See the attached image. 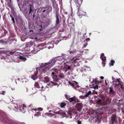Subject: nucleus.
<instances>
[{
    "label": "nucleus",
    "mask_w": 124,
    "mask_h": 124,
    "mask_svg": "<svg viewBox=\"0 0 124 124\" xmlns=\"http://www.w3.org/2000/svg\"><path fill=\"white\" fill-rule=\"evenodd\" d=\"M56 60V58L52 59L50 60L49 62L46 63L44 65H43V66H41V67H44L49 64H51V65L52 66L54 64Z\"/></svg>",
    "instance_id": "nucleus-5"
},
{
    "label": "nucleus",
    "mask_w": 124,
    "mask_h": 124,
    "mask_svg": "<svg viewBox=\"0 0 124 124\" xmlns=\"http://www.w3.org/2000/svg\"><path fill=\"white\" fill-rule=\"evenodd\" d=\"M45 8V7H42L41 8H39L38 9V10L39 11H41V10H43V8Z\"/></svg>",
    "instance_id": "nucleus-47"
},
{
    "label": "nucleus",
    "mask_w": 124,
    "mask_h": 124,
    "mask_svg": "<svg viewBox=\"0 0 124 124\" xmlns=\"http://www.w3.org/2000/svg\"><path fill=\"white\" fill-rule=\"evenodd\" d=\"M68 100L70 102H73L72 103L73 105L76 104V100L75 97L70 98L68 99Z\"/></svg>",
    "instance_id": "nucleus-8"
},
{
    "label": "nucleus",
    "mask_w": 124,
    "mask_h": 124,
    "mask_svg": "<svg viewBox=\"0 0 124 124\" xmlns=\"http://www.w3.org/2000/svg\"><path fill=\"white\" fill-rule=\"evenodd\" d=\"M19 107L20 109H21V111H22V110H24V108H26L25 105L23 104L22 105V106L21 105V106L19 105Z\"/></svg>",
    "instance_id": "nucleus-23"
},
{
    "label": "nucleus",
    "mask_w": 124,
    "mask_h": 124,
    "mask_svg": "<svg viewBox=\"0 0 124 124\" xmlns=\"http://www.w3.org/2000/svg\"><path fill=\"white\" fill-rule=\"evenodd\" d=\"M96 102L97 105H101L102 104L101 100L100 99H98V100L96 101Z\"/></svg>",
    "instance_id": "nucleus-19"
},
{
    "label": "nucleus",
    "mask_w": 124,
    "mask_h": 124,
    "mask_svg": "<svg viewBox=\"0 0 124 124\" xmlns=\"http://www.w3.org/2000/svg\"><path fill=\"white\" fill-rule=\"evenodd\" d=\"M120 83H118V84H116V85H115V87L116 86H119V85H120Z\"/></svg>",
    "instance_id": "nucleus-57"
},
{
    "label": "nucleus",
    "mask_w": 124,
    "mask_h": 124,
    "mask_svg": "<svg viewBox=\"0 0 124 124\" xmlns=\"http://www.w3.org/2000/svg\"><path fill=\"white\" fill-rule=\"evenodd\" d=\"M48 85H50L51 86H53V85H57V84L56 82L55 83L53 81H51Z\"/></svg>",
    "instance_id": "nucleus-24"
},
{
    "label": "nucleus",
    "mask_w": 124,
    "mask_h": 124,
    "mask_svg": "<svg viewBox=\"0 0 124 124\" xmlns=\"http://www.w3.org/2000/svg\"><path fill=\"white\" fill-rule=\"evenodd\" d=\"M77 51L75 49H74L73 50H71L70 51V53L71 54H73L75 53H77Z\"/></svg>",
    "instance_id": "nucleus-26"
},
{
    "label": "nucleus",
    "mask_w": 124,
    "mask_h": 124,
    "mask_svg": "<svg viewBox=\"0 0 124 124\" xmlns=\"http://www.w3.org/2000/svg\"><path fill=\"white\" fill-rule=\"evenodd\" d=\"M64 14H67L68 13L67 12H64Z\"/></svg>",
    "instance_id": "nucleus-64"
},
{
    "label": "nucleus",
    "mask_w": 124,
    "mask_h": 124,
    "mask_svg": "<svg viewBox=\"0 0 124 124\" xmlns=\"http://www.w3.org/2000/svg\"><path fill=\"white\" fill-rule=\"evenodd\" d=\"M80 5L79 7H78V13L77 14L78 16L80 17L79 18H81V17L83 16V14H82L83 11H80Z\"/></svg>",
    "instance_id": "nucleus-10"
},
{
    "label": "nucleus",
    "mask_w": 124,
    "mask_h": 124,
    "mask_svg": "<svg viewBox=\"0 0 124 124\" xmlns=\"http://www.w3.org/2000/svg\"><path fill=\"white\" fill-rule=\"evenodd\" d=\"M66 105L65 103L62 102L60 106L62 108H63Z\"/></svg>",
    "instance_id": "nucleus-33"
},
{
    "label": "nucleus",
    "mask_w": 124,
    "mask_h": 124,
    "mask_svg": "<svg viewBox=\"0 0 124 124\" xmlns=\"http://www.w3.org/2000/svg\"><path fill=\"white\" fill-rule=\"evenodd\" d=\"M106 57L105 56H104V57L101 58L102 62H106Z\"/></svg>",
    "instance_id": "nucleus-41"
},
{
    "label": "nucleus",
    "mask_w": 124,
    "mask_h": 124,
    "mask_svg": "<svg viewBox=\"0 0 124 124\" xmlns=\"http://www.w3.org/2000/svg\"><path fill=\"white\" fill-rule=\"evenodd\" d=\"M39 85L38 82H36L35 83V84H34V86L36 87L39 88V89L41 88L40 85Z\"/></svg>",
    "instance_id": "nucleus-16"
},
{
    "label": "nucleus",
    "mask_w": 124,
    "mask_h": 124,
    "mask_svg": "<svg viewBox=\"0 0 124 124\" xmlns=\"http://www.w3.org/2000/svg\"><path fill=\"white\" fill-rule=\"evenodd\" d=\"M112 79L113 81H114L115 79V78L113 76L112 77Z\"/></svg>",
    "instance_id": "nucleus-60"
},
{
    "label": "nucleus",
    "mask_w": 124,
    "mask_h": 124,
    "mask_svg": "<svg viewBox=\"0 0 124 124\" xmlns=\"http://www.w3.org/2000/svg\"><path fill=\"white\" fill-rule=\"evenodd\" d=\"M90 39L89 38H88L86 39L85 40H84V42H85V43H87L88 41H90Z\"/></svg>",
    "instance_id": "nucleus-44"
},
{
    "label": "nucleus",
    "mask_w": 124,
    "mask_h": 124,
    "mask_svg": "<svg viewBox=\"0 0 124 124\" xmlns=\"http://www.w3.org/2000/svg\"><path fill=\"white\" fill-rule=\"evenodd\" d=\"M29 107H31V108H32V109L33 108H32L33 106H31V104H30V105H29Z\"/></svg>",
    "instance_id": "nucleus-58"
},
{
    "label": "nucleus",
    "mask_w": 124,
    "mask_h": 124,
    "mask_svg": "<svg viewBox=\"0 0 124 124\" xmlns=\"http://www.w3.org/2000/svg\"><path fill=\"white\" fill-rule=\"evenodd\" d=\"M104 53H102L101 55L100 56V58H102L103 57H104V56H104Z\"/></svg>",
    "instance_id": "nucleus-50"
},
{
    "label": "nucleus",
    "mask_w": 124,
    "mask_h": 124,
    "mask_svg": "<svg viewBox=\"0 0 124 124\" xmlns=\"http://www.w3.org/2000/svg\"><path fill=\"white\" fill-rule=\"evenodd\" d=\"M59 109H54L53 110V112L56 114H60L62 115H65L67 117L73 119L76 118V117L78 116L77 110L73 107H70L69 109L68 113V115H66L65 113L61 110H59Z\"/></svg>",
    "instance_id": "nucleus-1"
},
{
    "label": "nucleus",
    "mask_w": 124,
    "mask_h": 124,
    "mask_svg": "<svg viewBox=\"0 0 124 124\" xmlns=\"http://www.w3.org/2000/svg\"><path fill=\"white\" fill-rule=\"evenodd\" d=\"M29 7H28V8H29V11H32V6L31 5L29 4Z\"/></svg>",
    "instance_id": "nucleus-40"
},
{
    "label": "nucleus",
    "mask_w": 124,
    "mask_h": 124,
    "mask_svg": "<svg viewBox=\"0 0 124 124\" xmlns=\"http://www.w3.org/2000/svg\"><path fill=\"white\" fill-rule=\"evenodd\" d=\"M69 84L71 86H72L73 87H74V83H72L70 82H69Z\"/></svg>",
    "instance_id": "nucleus-45"
},
{
    "label": "nucleus",
    "mask_w": 124,
    "mask_h": 124,
    "mask_svg": "<svg viewBox=\"0 0 124 124\" xmlns=\"http://www.w3.org/2000/svg\"><path fill=\"white\" fill-rule=\"evenodd\" d=\"M35 13H33V19H34V18L35 17Z\"/></svg>",
    "instance_id": "nucleus-56"
},
{
    "label": "nucleus",
    "mask_w": 124,
    "mask_h": 124,
    "mask_svg": "<svg viewBox=\"0 0 124 124\" xmlns=\"http://www.w3.org/2000/svg\"><path fill=\"white\" fill-rule=\"evenodd\" d=\"M102 64L103 67H104L105 66V64H106L105 62H102Z\"/></svg>",
    "instance_id": "nucleus-49"
},
{
    "label": "nucleus",
    "mask_w": 124,
    "mask_h": 124,
    "mask_svg": "<svg viewBox=\"0 0 124 124\" xmlns=\"http://www.w3.org/2000/svg\"><path fill=\"white\" fill-rule=\"evenodd\" d=\"M78 124H81V121L79 120H78L77 121Z\"/></svg>",
    "instance_id": "nucleus-48"
},
{
    "label": "nucleus",
    "mask_w": 124,
    "mask_h": 124,
    "mask_svg": "<svg viewBox=\"0 0 124 124\" xmlns=\"http://www.w3.org/2000/svg\"><path fill=\"white\" fill-rule=\"evenodd\" d=\"M31 110H35V111H36L37 110L39 111H42L43 110V109L42 108H41L40 107L38 108L37 109H36V108L32 109V108H31Z\"/></svg>",
    "instance_id": "nucleus-21"
},
{
    "label": "nucleus",
    "mask_w": 124,
    "mask_h": 124,
    "mask_svg": "<svg viewBox=\"0 0 124 124\" xmlns=\"http://www.w3.org/2000/svg\"><path fill=\"white\" fill-rule=\"evenodd\" d=\"M74 1L76 4H78L79 5H80L82 3V0H74Z\"/></svg>",
    "instance_id": "nucleus-15"
},
{
    "label": "nucleus",
    "mask_w": 124,
    "mask_h": 124,
    "mask_svg": "<svg viewBox=\"0 0 124 124\" xmlns=\"http://www.w3.org/2000/svg\"><path fill=\"white\" fill-rule=\"evenodd\" d=\"M109 94L111 95H114L116 93V92L113 90L112 87H111L109 88Z\"/></svg>",
    "instance_id": "nucleus-13"
},
{
    "label": "nucleus",
    "mask_w": 124,
    "mask_h": 124,
    "mask_svg": "<svg viewBox=\"0 0 124 124\" xmlns=\"http://www.w3.org/2000/svg\"><path fill=\"white\" fill-rule=\"evenodd\" d=\"M100 97L102 99L103 101L105 100L106 98L105 97L102 95H101L100 96Z\"/></svg>",
    "instance_id": "nucleus-30"
},
{
    "label": "nucleus",
    "mask_w": 124,
    "mask_h": 124,
    "mask_svg": "<svg viewBox=\"0 0 124 124\" xmlns=\"http://www.w3.org/2000/svg\"><path fill=\"white\" fill-rule=\"evenodd\" d=\"M77 106L79 108H81L82 107V105L81 103H78L77 104Z\"/></svg>",
    "instance_id": "nucleus-38"
},
{
    "label": "nucleus",
    "mask_w": 124,
    "mask_h": 124,
    "mask_svg": "<svg viewBox=\"0 0 124 124\" xmlns=\"http://www.w3.org/2000/svg\"><path fill=\"white\" fill-rule=\"evenodd\" d=\"M0 117H2L5 118L7 117V115L5 112L3 111H0Z\"/></svg>",
    "instance_id": "nucleus-9"
},
{
    "label": "nucleus",
    "mask_w": 124,
    "mask_h": 124,
    "mask_svg": "<svg viewBox=\"0 0 124 124\" xmlns=\"http://www.w3.org/2000/svg\"><path fill=\"white\" fill-rule=\"evenodd\" d=\"M106 101L107 102H105V104H107V103H109L111 101V99L110 98L108 97L106 99Z\"/></svg>",
    "instance_id": "nucleus-18"
},
{
    "label": "nucleus",
    "mask_w": 124,
    "mask_h": 124,
    "mask_svg": "<svg viewBox=\"0 0 124 124\" xmlns=\"http://www.w3.org/2000/svg\"><path fill=\"white\" fill-rule=\"evenodd\" d=\"M115 62V61L114 60H111V61L109 63V65L110 66H113Z\"/></svg>",
    "instance_id": "nucleus-28"
},
{
    "label": "nucleus",
    "mask_w": 124,
    "mask_h": 124,
    "mask_svg": "<svg viewBox=\"0 0 124 124\" xmlns=\"http://www.w3.org/2000/svg\"><path fill=\"white\" fill-rule=\"evenodd\" d=\"M11 0H9V1H8V3L7 4L8 5V6L9 7H10L12 6V5L11 4Z\"/></svg>",
    "instance_id": "nucleus-35"
},
{
    "label": "nucleus",
    "mask_w": 124,
    "mask_h": 124,
    "mask_svg": "<svg viewBox=\"0 0 124 124\" xmlns=\"http://www.w3.org/2000/svg\"><path fill=\"white\" fill-rule=\"evenodd\" d=\"M11 89L12 90H15V88L14 87H12L11 88Z\"/></svg>",
    "instance_id": "nucleus-61"
},
{
    "label": "nucleus",
    "mask_w": 124,
    "mask_h": 124,
    "mask_svg": "<svg viewBox=\"0 0 124 124\" xmlns=\"http://www.w3.org/2000/svg\"><path fill=\"white\" fill-rule=\"evenodd\" d=\"M101 83V82H97L95 80V82H93L92 83L91 87L93 88L94 89H98L99 83Z\"/></svg>",
    "instance_id": "nucleus-4"
},
{
    "label": "nucleus",
    "mask_w": 124,
    "mask_h": 124,
    "mask_svg": "<svg viewBox=\"0 0 124 124\" xmlns=\"http://www.w3.org/2000/svg\"><path fill=\"white\" fill-rule=\"evenodd\" d=\"M91 93V92L90 91H88V92L87 93L85 94L84 96H81L80 97L82 99H84L85 97H87L88 96L90 95Z\"/></svg>",
    "instance_id": "nucleus-12"
},
{
    "label": "nucleus",
    "mask_w": 124,
    "mask_h": 124,
    "mask_svg": "<svg viewBox=\"0 0 124 124\" xmlns=\"http://www.w3.org/2000/svg\"><path fill=\"white\" fill-rule=\"evenodd\" d=\"M52 9V8L51 6H49L48 7V8L47 9V11H48V12L49 11H50Z\"/></svg>",
    "instance_id": "nucleus-37"
},
{
    "label": "nucleus",
    "mask_w": 124,
    "mask_h": 124,
    "mask_svg": "<svg viewBox=\"0 0 124 124\" xmlns=\"http://www.w3.org/2000/svg\"><path fill=\"white\" fill-rule=\"evenodd\" d=\"M51 76L54 81L57 82L58 81V79L57 76L54 72H52Z\"/></svg>",
    "instance_id": "nucleus-7"
},
{
    "label": "nucleus",
    "mask_w": 124,
    "mask_h": 124,
    "mask_svg": "<svg viewBox=\"0 0 124 124\" xmlns=\"http://www.w3.org/2000/svg\"><path fill=\"white\" fill-rule=\"evenodd\" d=\"M15 52H12V51H11V52H10L9 53V54H10V55H13V54H14V53Z\"/></svg>",
    "instance_id": "nucleus-51"
},
{
    "label": "nucleus",
    "mask_w": 124,
    "mask_h": 124,
    "mask_svg": "<svg viewBox=\"0 0 124 124\" xmlns=\"http://www.w3.org/2000/svg\"><path fill=\"white\" fill-rule=\"evenodd\" d=\"M120 88L123 90H124V88L123 86H122V84H120Z\"/></svg>",
    "instance_id": "nucleus-52"
},
{
    "label": "nucleus",
    "mask_w": 124,
    "mask_h": 124,
    "mask_svg": "<svg viewBox=\"0 0 124 124\" xmlns=\"http://www.w3.org/2000/svg\"><path fill=\"white\" fill-rule=\"evenodd\" d=\"M55 17L56 18V21L55 25L56 26L58 25L60 23V20L59 19V11L57 9L56 10Z\"/></svg>",
    "instance_id": "nucleus-3"
},
{
    "label": "nucleus",
    "mask_w": 124,
    "mask_h": 124,
    "mask_svg": "<svg viewBox=\"0 0 124 124\" xmlns=\"http://www.w3.org/2000/svg\"><path fill=\"white\" fill-rule=\"evenodd\" d=\"M102 108L101 107V108H100V110H101V111L100 112H101L100 113V115H101L103 113V111L102 110Z\"/></svg>",
    "instance_id": "nucleus-46"
},
{
    "label": "nucleus",
    "mask_w": 124,
    "mask_h": 124,
    "mask_svg": "<svg viewBox=\"0 0 124 124\" xmlns=\"http://www.w3.org/2000/svg\"><path fill=\"white\" fill-rule=\"evenodd\" d=\"M110 121L109 122V124H116L117 122L116 118V115L113 114L109 118Z\"/></svg>",
    "instance_id": "nucleus-2"
},
{
    "label": "nucleus",
    "mask_w": 124,
    "mask_h": 124,
    "mask_svg": "<svg viewBox=\"0 0 124 124\" xmlns=\"http://www.w3.org/2000/svg\"><path fill=\"white\" fill-rule=\"evenodd\" d=\"M74 83L75 84H74V87H79V86L78 85V83L75 81H74Z\"/></svg>",
    "instance_id": "nucleus-32"
},
{
    "label": "nucleus",
    "mask_w": 124,
    "mask_h": 124,
    "mask_svg": "<svg viewBox=\"0 0 124 124\" xmlns=\"http://www.w3.org/2000/svg\"><path fill=\"white\" fill-rule=\"evenodd\" d=\"M4 53V51H0V54H2V53Z\"/></svg>",
    "instance_id": "nucleus-54"
},
{
    "label": "nucleus",
    "mask_w": 124,
    "mask_h": 124,
    "mask_svg": "<svg viewBox=\"0 0 124 124\" xmlns=\"http://www.w3.org/2000/svg\"><path fill=\"white\" fill-rule=\"evenodd\" d=\"M5 92L4 91H0V93L3 95L5 94Z\"/></svg>",
    "instance_id": "nucleus-43"
},
{
    "label": "nucleus",
    "mask_w": 124,
    "mask_h": 124,
    "mask_svg": "<svg viewBox=\"0 0 124 124\" xmlns=\"http://www.w3.org/2000/svg\"><path fill=\"white\" fill-rule=\"evenodd\" d=\"M87 45V43H86L85 44H84L83 45L84 47H83V48H84L86 47V46Z\"/></svg>",
    "instance_id": "nucleus-55"
},
{
    "label": "nucleus",
    "mask_w": 124,
    "mask_h": 124,
    "mask_svg": "<svg viewBox=\"0 0 124 124\" xmlns=\"http://www.w3.org/2000/svg\"><path fill=\"white\" fill-rule=\"evenodd\" d=\"M13 106L14 108V110L15 111L18 112L21 111V109L19 108V106L16 104H13Z\"/></svg>",
    "instance_id": "nucleus-6"
},
{
    "label": "nucleus",
    "mask_w": 124,
    "mask_h": 124,
    "mask_svg": "<svg viewBox=\"0 0 124 124\" xmlns=\"http://www.w3.org/2000/svg\"><path fill=\"white\" fill-rule=\"evenodd\" d=\"M35 116H39L41 115L40 113V112H37L34 115Z\"/></svg>",
    "instance_id": "nucleus-34"
},
{
    "label": "nucleus",
    "mask_w": 124,
    "mask_h": 124,
    "mask_svg": "<svg viewBox=\"0 0 124 124\" xmlns=\"http://www.w3.org/2000/svg\"><path fill=\"white\" fill-rule=\"evenodd\" d=\"M19 58L23 62L27 60L26 58L22 56H20L19 57Z\"/></svg>",
    "instance_id": "nucleus-17"
},
{
    "label": "nucleus",
    "mask_w": 124,
    "mask_h": 124,
    "mask_svg": "<svg viewBox=\"0 0 124 124\" xmlns=\"http://www.w3.org/2000/svg\"><path fill=\"white\" fill-rule=\"evenodd\" d=\"M49 69V68L48 67H45L43 69L42 72L45 73L46 71H47Z\"/></svg>",
    "instance_id": "nucleus-20"
},
{
    "label": "nucleus",
    "mask_w": 124,
    "mask_h": 124,
    "mask_svg": "<svg viewBox=\"0 0 124 124\" xmlns=\"http://www.w3.org/2000/svg\"><path fill=\"white\" fill-rule=\"evenodd\" d=\"M105 85L106 86H107L108 85V83L107 82V81L106 80H105Z\"/></svg>",
    "instance_id": "nucleus-59"
},
{
    "label": "nucleus",
    "mask_w": 124,
    "mask_h": 124,
    "mask_svg": "<svg viewBox=\"0 0 124 124\" xmlns=\"http://www.w3.org/2000/svg\"><path fill=\"white\" fill-rule=\"evenodd\" d=\"M65 98H66L68 100V95L67 94H65Z\"/></svg>",
    "instance_id": "nucleus-53"
},
{
    "label": "nucleus",
    "mask_w": 124,
    "mask_h": 124,
    "mask_svg": "<svg viewBox=\"0 0 124 124\" xmlns=\"http://www.w3.org/2000/svg\"><path fill=\"white\" fill-rule=\"evenodd\" d=\"M58 77L61 79L64 78V75L63 73H61L60 74L58 75Z\"/></svg>",
    "instance_id": "nucleus-25"
},
{
    "label": "nucleus",
    "mask_w": 124,
    "mask_h": 124,
    "mask_svg": "<svg viewBox=\"0 0 124 124\" xmlns=\"http://www.w3.org/2000/svg\"><path fill=\"white\" fill-rule=\"evenodd\" d=\"M112 82L120 83V82L119 79L117 78L116 79H115V80H114V81H113Z\"/></svg>",
    "instance_id": "nucleus-36"
},
{
    "label": "nucleus",
    "mask_w": 124,
    "mask_h": 124,
    "mask_svg": "<svg viewBox=\"0 0 124 124\" xmlns=\"http://www.w3.org/2000/svg\"><path fill=\"white\" fill-rule=\"evenodd\" d=\"M38 71L37 70L36 73H35V74L32 75L31 76V78L33 80H35L37 79L38 77Z\"/></svg>",
    "instance_id": "nucleus-11"
},
{
    "label": "nucleus",
    "mask_w": 124,
    "mask_h": 124,
    "mask_svg": "<svg viewBox=\"0 0 124 124\" xmlns=\"http://www.w3.org/2000/svg\"><path fill=\"white\" fill-rule=\"evenodd\" d=\"M10 16L11 18V20L13 21V23H15V20L14 18L12 16V15L11 14L10 15Z\"/></svg>",
    "instance_id": "nucleus-31"
},
{
    "label": "nucleus",
    "mask_w": 124,
    "mask_h": 124,
    "mask_svg": "<svg viewBox=\"0 0 124 124\" xmlns=\"http://www.w3.org/2000/svg\"><path fill=\"white\" fill-rule=\"evenodd\" d=\"M70 72L69 71L68 73H67V74L68 75H70Z\"/></svg>",
    "instance_id": "nucleus-63"
},
{
    "label": "nucleus",
    "mask_w": 124,
    "mask_h": 124,
    "mask_svg": "<svg viewBox=\"0 0 124 124\" xmlns=\"http://www.w3.org/2000/svg\"><path fill=\"white\" fill-rule=\"evenodd\" d=\"M100 78L101 79H103L104 78V77L103 76H101Z\"/></svg>",
    "instance_id": "nucleus-62"
},
{
    "label": "nucleus",
    "mask_w": 124,
    "mask_h": 124,
    "mask_svg": "<svg viewBox=\"0 0 124 124\" xmlns=\"http://www.w3.org/2000/svg\"><path fill=\"white\" fill-rule=\"evenodd\" d=\"M44 79V81L45 83H46L48 82L50 80L49 77H45Z\"/></svg>",
    "instance_id": "nucleus-22"
},
{
    "label": "nucleus",
    "mask_w": 124,
    "mask_h": 124,
    "mask_svg": "<svg viewBox=\"0 0 124 124\" xmlns=\"http://www.w3.org/2000/svg\"><path fill=\"white\" fill-rule=\"evenodd\" d=\"M41 88L39 89V90L41 91H44L45 90L46 88L44 87H43L42 85H40Z\"/></svg>",
    "instance_id": "nucleus-27"
},
{
    "label": "nucleus",
    "mask_w": 124,
    "mask_h": 124,
    "mask_svg": "<svg viewBox=\"0 0 124 124\" xmlns=\"http://www.w3.org/2000/svg\"><path fill=\"white\" fill-rule=\"evenodd\" d=\"M70 69V67L69 66H68V67H65L64 68V70L65 71V72L67 71L68 70Z\"/></svg>",
    "instance_id": "nucleus-29"
},
{
    "label": "nucleus",
    "mask_w": 124,
    "mask_h": 124,
    "mask_svg": "<svg viewBox=\"0 0 124 124\" xmlns=\"http://www.w3.org/2000/svg\"><path fill=\"white\" fill-rule=\"evenodd\" d=\"M42 27V24L39 25L38 27V29L40 31L41 30Z\"/></svg>",
    "instance_id": "nucleus-39"
},
{
    "label": "nucleus",
    "mask_w": 124,
    "mask_h": 124,
    "mask_svg": "<svg viewBox=\"0 0 124 124\" xmlns=\"http://www.w3.org/2000/svg\"><path fill=\"white\" fill-rule=\"evenodd\" d=\"M54 70L56 73H58V72L59 71V69H57L56 68H54Z\"/></svg>",
    "instance_id": "nucleus-42"
},
{
    "label": "nucleus",
    "mask_w": 124,
    "mask_h": 124,
    "mask_svg": "<svg viewBox=\"0 0 124 124\" xmlns=\"http://www.w3.org/2000/svg\"><path fill=\"white\" fill-rule=\"evenodd\" d=\"M46 115L50 117L56 118V116L54 114H52L51 113H47L46 114Z\"/></svg>",
    "instance_id": "nucleus-14"
}]
</instances>
